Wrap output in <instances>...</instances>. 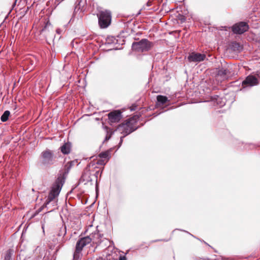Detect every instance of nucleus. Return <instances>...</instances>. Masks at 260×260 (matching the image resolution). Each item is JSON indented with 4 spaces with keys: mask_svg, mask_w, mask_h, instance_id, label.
I'll return each instance as SVG.
<instances>
[{
    "mask_svg": "<svg viewBox=\"0 0 260 260\" xmlns=\"http://www.w3.org/2000/svg\"><path fill=\"white\" fill-rule=\"evenodd\" d=\"M56 32H57V33L59 34L60 33V30L59 29H57L56 30Z\"/></svg>",
    "mask_w": 260,
    "mask_h": 260,
    "instance_id": "c756f323",
    "label": "nucleus"
},
{
    "mask_svg": "<svg viewBox=\"0 0 260 260\" xmlns=\"http://www.w3.org/2000/svg\"><path fill=\"white\" fill-rule=\"evenodd\" d=\"M40 34L44 36L46 40L53 38L54 33L53 27L49 21L46 22L45 26L41 30Z\"/></svg>",
    "mask_w": 260,
    "mask_h": 260,
    "instance_id": "6e6552de",
    "label": "nucleus"
},
{
    "mask_svg": "<svg viewBox=\"0 0 260 260\" xmlns=\"http://www.w3.org/2000/svg\"><path fill=\"white\" fill-rule=\"evenodd\" d=\"M10 115V112L8 110L5 111L1 117V120L2 122L7 121Z\"/></svg>",
    "mask_w": 260,
    "mask_h": 260,
    "instance_id": "a211bd4d",
    "label": "nucleus"
},
{
    "mask_svg": "<svg viewBox=\"0 0 260 260\" xmlns=\"http://www.w3.org/2000/svg\"><path fill=\"white\" fill-rule=\"evenodd\" d=\"M61 152L64 154L70 153L71 151V144L70 143H64L60 148Z\"/></svg>",
    "mask_w": 260,
    "mask_h": 260,
    "instance_id": "dca6fc26",
    "label": "nucleus"
},
{
    "mask_svg": "<svg viewBox=\"0 0 260 260\" xmlns=\"http://www.w3.org/2000/svg\"><path fill=\"white\" fill-rule=\"evenodd\" d=\"M206 57L205 54L193 52L189 53L187 58L189 62H199L204 60Z\"/></svg>",
    "mask_w": 260,
    "mask_h": 260,
    "instance_id": "9d476101",
    "label": "nucleus"
},
{
    "mask_svg": "<svg viewBox=\"0 0 260 260\" xmlns=\"http://www.w3.org/2000/svg\"><path fill=\"white\" fill-rule=\"evenodd\" d=\"M119 260H126L125 256H120Z\"/></svg>",
    "mask_w": 260,
    "mask_h": 260,
    "instance_id": "393cba45",
    "label": "nucleus"
},
{
    "mask_svg": "<svg viewBox=\"0 0 260 260\" xmlns=\"http://www.w3.org/2000/svg\"><path fill=\"white\" fill-rule=\"evenodd\" d=\"M99 174V171H96L95 174H94V176H95L96 180H97L98 176Z\"/></svg>",
    "mask_w": 260,
    "mask_h": 260,
    "instance_id": "cd10ccee",
    "label": "nucleus"
},
{
    "mask_svg": "<svg viewBox=\"0 0 260 260\" xmlns=\"http://www.w3.org/2000/svg\"><path fill=\"white\" fill-rule=\"evenodd\" d=\"M74 165V161H71L68 162L66 165H65V168L67 170V172L69 171L70 169L72 167V166Z\"/></svg>",
    "mask_w": 260,
    "mask_h": 260,
    "instance_id": "4be33fe9",
    "label": "nucleus"
},
{
    "mask_svg": "<svg viewBox=\"0 0 260 260\" xmlns=\"http://www.w3.org/2000/svg\"><path fill=\"white\" fill-rule=\"evenodd\" d=\"M233 47L235 49V48H238L239 47H240V44L237 42H235L233 43Z\"/></svg>",
    "mask_w": 260,
    "mask_h": 260,
    "instance_id": "b1692460",
    "label": "nucleus"
},
{
    "mask_svg": "<svg viewBox=\"0 0 260 260\" xmlns=\"http://www.w3.org/2000/svg\"><path fill=\"white\" fill-rule=\"evenodd\" d=\"M64 183V179L61 177H58L51 187V190L47 197V198L44 204L46 207L52 202L53 206L56 205V202L54 200L57 197L61 189L62 186Z\"/></svg>",
    "mask_w": 260,
    "mask_h": 260,
    "instance_id": "f257e3e1",
    "label": "nucleus"
},
{
    "mask_svg": "<svg viewBox=\"0 0 260 260\" xmlns=\"http://www.w3.org/2000/svg\"><path fill=\"white\" fill-rule=\"evenodd\" d=\"M89 237H91V242L93 244L99 245L101 244L102 240H101V235L99 233H94L90 235Z\"/></svg>",
    "mask_w": 260,
    "mask_h": 260,
    "instance_id": "ddd939ff",
    "label": "nucleus"
},
{
    "mask_svg": "<svg viewBox=\"0 0 260 260\" xmlns=\"http://www.w3.org/2000/svg\"><path fill=\"white\" fill-rule=\"evenodd\" d=\"M256 78L257 79V78H259L260 79V72H258L255 75H254Z\"/></svg>",
    "mask_w": 260,
    "mask_h": 260,
    "instance_id": "bb28decb",
    "label": "nucleus"
},
{
    "mask_svg": "<svg viewBox=\"0 0 260 260\" xmlns=\"http://www.w3.org/2000/svg\"><path fill=\"white\" fill-rule=\"evenodd\" d=\"M152 46V43L146 39H143L132 44L133 49L140 52L148 51Z\"/></svg>",
    "mask_w": 260,
    "mask_h": 260,
    "instance_id": "20e7f679",
    "label": "nucleus"
},
{
    "mask_svg": "<svg viewBox=\"0 0 260 260\" xmlns=\"http://www.w3.org/2000/svg\"><path fill=\"white\" fill-rule=\"evenodd\" d=\"M99 19V24L101 28H106L111 23V13L110 11H101L97 14Z\"/></svg>",
    "mask_w": 260,
    "mask_h": 260,
    "instance_id": "f03ea898",
    "label": "nucleus"
},
{
    "mask_svg": "<svg viewBox=\"0 0 260 260\" xmlns=\"http://www.w3.org/2000/svg\"><path fill=\"white\" fill-rule=\"evenodd\" d=\"M137 128H134L132 125L131 122L127 121L126 123H122L118 125L116 131L123 134V136H126L131 133L135 131Z\"/></svg>",
    "mask_w": 260,
    "mask_h": 260,
    "instance_id": "1a4fd4ad",
    "label": "nucleus"
},
{
    "mask_svg": "<svg viewBox=\"0 0 260 260\" xmlns=\"http://www.w3.org/2000/svg\"><path fill=\"white\" fill-rule=\"evenodd\" d=\"M156 99H157V103L159 104H161V105H164V104H166L168 101V99L167 96L161 95H157Z\"/></svg>",
    "mask_w": 260,
    "mask_h": 260,
    "instance_id": "f3484780",
    "label": "nucleus"
},
{
    "mask_svg": "<svg viewBox=\"0 0 260 260\" xmlns=\"http://www.w3.org/2000/svg\"><path fill=\"white\" fill-rule=\"evenodd\" d=\"M90 242H91L90 237L86 236L78 240L76 245V249L73 255V260H79L80 253L83 247Z\"/></svg>",
    "mask_w": 260,
    "mask_h": 260,
    "instance_id": "7ed1b4c3",
    "label": "nucleus"
},
{
    "mask_svg": "<svg viewBox=\"0 0 260 260\" xmlns=\"http://www.w3.org/2000/svg\"><path fill=\"white\" fill-rule=\"evenodd\" d=\"M110 39H111V38H108V39L107 40V41L108 42V43H111L110 42Z\"/></svg>",
    "mask_w": 260,
    "mask_h": 260,
    "instance_id": "c85d7f7f",
    "label": "nucleus"
},
{
    "mask_svg": "<svg viewBox=\"0 0 260 260\" xmlns=\"http://www.w3.org/2000/svg\"><path fill=\"white\" fill-rule=\"evenodd\" d=\"M12 255V251L9 249L7 251V253L5 254L4 260H11Z\"/></svg>",
    "mask_w": 260,
    "mask_h": 260,
    "instance_id": "412c9836",
    "label": "nucleus"
},
{
    "mask_svg": "<svg viewBox=\"0 0 260 260\" xmlns=\"http://www.w3.org/2000/svg\"><path fill=\"white\" fill-rule=\"evenodd\" d=\"M228 71L224 68L219 69L217 73V78H220V80H224L227 79V74Z\"/></svg>",
    "mask_w": 260,
    "mask_h": 260,
    "instance_id": "4468645a",
    "label": "nucleus"
},
{
    "mask_svg": "<svg viewBox=\"0 0 260 260\" xmlns=\"http://www.w3.org/2000/svg\"><path fill=\"white\" fill-rule=\"evenodd\" d=\"M108 115L111 123L118 122L122 118L121 112L119 110H114L110 112Z\"/></svg>",
    "mask_w": 260,
    "mask_h": 260,
    "instance_id": "f8f14e48",
    "label": "nucleus"
},
{
    "mask_svg": "<svg viewBox=\"0 0 260 260\" xmlns=\"http://www.w3.org/2000/svg\"><path fill=\"white\" fill-rule=\"evenodd\" d=\"M96 164L97 165H102V166H104L106 165V162H105L104 160L103 159H100V160H98L96 163Z\"/></svg>",
    "mask_w": 260,
    "mask_h": 260,
    "instance_id": "5701e85b",
    "label": "nucleus"
},
{
    "mask_svg": "<svg viewBox=\"0 0 260 260\" xmlns=\"http://www.w3.org/2000/svg\"><path fill=\"white\" fill-rule=\"evenodd\" d=\"M258 84V81L257 78L252 75L248 76L243 81L242 83V86L243 88L247 87H252Z\"/></svg>",
    "mask_w": 260,
    "mask_h": 260,
    "instance_id": "9b49d317",
    "label": "nucleus"
},
{
    "mask_svg": "<svg viewBox=\"0 0 260 260\" xmlns=\"http://www.w3.org/2000/svg\"><path fill=\"white\" fill-rule=\"evenodd\" d=\"M98 156L101 158H107L109 159L110 158V153L109 151L102 152L99 153Z\"/></svg>",
    "mask_w": 260,
    "mask_h": 260,
    "instance_id": "6ab92c4d",
    "label": "nucleus"
},
{
    "mask_svg": "<svg viewBox=\"0 0 260 260\" xmlns=\"http://www.w3.org/2000/svg\"><path fill=\"white\" fill-rule=\"evenodd\" d=\"M16 1H17V0H15V3H14V4H13V6H14V5H15V4H16Z\"/></svg>",
    "mask_w": 260,
    "mask_h": 260,
    "instance_id": "7c9ffc66",
    "label": "nucleus"
},
{
    "mask_svg": "<svg viewBox=\"0 0 260 260\" xmlns=\"http://www.w3.org/2000/svg\"><path fill=\"white\" fill-rule=\"evenodd\" d=\"M41 163L46 166H49L54 164V155L52 151L47 149L41 153Z\"/></svg>",
    "mask_w": 260,
    "mask_h": 260,
    "instance_id": "39448f33",
    "label": "nucleus"
},
{
    "mask_svg": "<svg viewBox=\"0 0 260 260\" xmlns=\"http://www.w3.org/2000/svg\"><path fill=\"white\" fill-rule=\"evenodd\" d=\"M125 136H123L122 137H120V142H119V145H121L122 143V141H123V139L124 138Z\"/></svg>",
    "mask_w": 260,
    "mask_h": 260,
    "instance_id": "a878e982",
    "label": "nucleus"
},
{
    "mask_svg": "<svg viewBox=\"0 0 260 260\" xmlns=\"http://www.w3.org/2000/svg\"><path fill=\"white\" fill-rule=\"evenodd\" d=\"M210 100L214 103H216L220 107L223 106L225 104L224 102L221 101L222 99L217 95L211 96Z\"/></svg>",
    "mask_w": 260,
    "mask_h": 260,
    "instance_id": "2eb2a0df",
    "label": "nucleus"
},
{
    "mask_svg": "<svg viewBox=\"0 0 260 260\" xmlns=\"http://www.w3.org/2000/svg\"><path fill=\"white\" fill-rule=\"evenodd\" d=\"M249 25L246 22L240 21L231 27L232 32L237 35H242L249 29Z\"/></svg>",
    "mask_w": 260,
    "mask_h": 260,
    "instance_id": "423d86ee",
    "label": "nucleus"
},
{
    "mask_svg": "<svg viewBox=\"0 0 260 260\" xmlns=\"http://www.w3.org/2000/svg\"><path fill=\"white\" fill-rule=\"evenodd\" d=\"M95 163L91 161L85 168L84 172L80 179V182H83L85 184L89 182H91L92 179L91 177V173L90 172V169L92 167H94Z\"/></svg>",
    "mask_w": 260,
    "mask_h": 260,
    "instance_id": "0eeeda50",
    "label": "nucleus"
},
{
    "mask_svg": "<svg viewBox=\"0 0 260 260\" xmlns=\"http://www.w3.org/2000/svg\"><path fill=\"white\" fill-rule=\"evenodd\" d=\"M114 132L112 131V129H107V135L105 137V141H108L109 140L111 136L112 135V134H113Z\"/></svg>",
    "mask_w": 260,
    "mask_h": 260,
    "instance_id": "aec40b11",
    "label": "nucleus"
}]
</instances>
